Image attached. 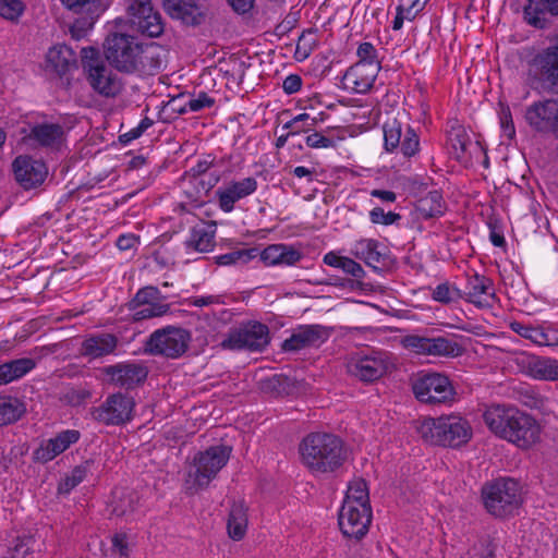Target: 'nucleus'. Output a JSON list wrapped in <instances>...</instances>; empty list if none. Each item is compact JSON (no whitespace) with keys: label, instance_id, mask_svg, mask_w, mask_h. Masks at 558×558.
I'll return each instance as SVG.
<instances>
[{"label":"nucleus","instance_id":"f257e3e1","mask_svg":"<svg viewBox=\"0 0 558 558\" xmlns=\"http://www.w3.org/2000/svg\"><path fill=\"white\" fill-rule=\"evenodd\" d=\"M104 54L108 63L121 73H153L160 68L159 54L153 48L144 49L128 34L111 33L104 43Z\"/></svg>","mask_w":558,"mask_h":558},{"label":"nucleus","instance_id":"f03ea898","mask_svg":"<svg viewBox=\"0 0 558 558\" xmlns=\"http://www.w3.org/2000/svg\"><path fill=\"white\" fill-rule=\"evenodd\" d=\"M303 463L313 472L329 473L340 469L348 458L342 439L329 433H311L300 444Z\"/></svg>","mask_w":558,"mask_h":558},{"label":"nucleus","instance_id":"7ed1b4c3","mask_svg":"<svg viewBox=\"0 0 558 558\" xmlns=\"http://www.w3.org/2000/svg\"><path fill=\"white\" fill-rule=\"evenodd\" d=\"M418 435L432 445L459 448L472 438L470 423L456 415L425 417L416 426Z\"/></svg>","mask_w":558,"mask_h":558},{"label":"nucleus","instance_id":"20e7f679","mask_svg":"<svg viewBox=\"0 0 558 558\" xmlns=\"http://www.w3.org/2000/svg\"><path fill=\"white\" fill-rule=\"evenodd\" d=\"M481 498L489 514L506 518L513 515L522 505V487L513 477H497L482 486Z\"/></svg>","mask_w":558,"mask_h":558},{"label":"nucleus","instance_id":"39448f33","mask_svg":"<svg viewBox=\"0 0 558 558\" xmlns=\"http://www.w3.org/2000/svg\"><path fill=\"white\" fill-rule=\"evenodd\" d=\"M415 398L428 405L451 404L457 397L456 388L450 378L438 372H420L412 380Z\"/></svg>","mask_w":558,"mask_h":558},{"label":"nucleus","instance_id":"423d86ee","mask_svg":"<svg viewBox=\"0 0 558 558\" xmlns=\"http://www.w3.org/2000/svg\"><path fill=\"white\" fill-rule=\"evenodd\" d=\"M82 66L87 73L92 88L102 97L113 98L122 90V84L116 74L100 59L99 50L85 47L81 50Z\"/></svg>","mask_w":558,"mask_h":558},{"label":"nucleus","instance_id":"0eeeda50","mask_svg":"<svg viewBox=\"0 0 558 558\" xmlns=\"http://www.w3.org/2000/svg\"><path fill=\"white\" fill-rule=\"evenodd\" d=\"M192 336L182 327L166 326L155 330L145 342V351L153 355L178 359L189 349Z\"/></svg>","mask_w":558,"mask_h":558},{"label":"nucleus","instance_id":"6e6552de","mask_svg":"<svg viewBox=\"0 0 558 558\" xmlns=\"http://www.w3.org/2000/svg\"><path fill=\"white\" fill-rule=\"evenodd\" d=\"M270 342L269 328L267 325L248 320L240 324L239 327L230 329L221 347L228 350H248L252 352L263 351Z\"/></svg>","mask_w":558,"mask_h":558},{"label":"nucleus","instance_id":"1a4fd4ad","mask_svg":"<svg viewBox=\"0 0 558 558\" xmlns=\"http://www.w3.org/2000/svg\"><path fill=\"white\" fill-rule=\"evenodd\" d=\"M125 11L130 27L137 33L150 38L163 33L162 17L153 7L151 0H125Z\"/></svg>","mask_w":558,"mask_h":558},{"label":"nucleus","instance_id":"9d476101","mask_svg":"<svg viewBox=\"0 0 558 558\" xmlns=\"http://www.w3.org/2000/svg\"><path fill=\"white\" fill-rule=\"evenodd\" d=\"M232 448L226 445L210 446L205 451H199L194 456L193 463L196 468L194 473V484L199 488H205L217 476L219 471L230 459Z\"/></svg>","mask_w":558,"mask_h":558},{"label":"nucleus","instance_id":"9b49d317","mask_svg":"<svg viewBox=\"0 0 558 558\" xmlns=\"http://www.w3.org/2000/svg\"><path fill=\"white\" fill-rule=\"evenodd\" d=\"M534 80L546 93L558 95V36L531 61Z\"/></svg>","mask_w":558,"mask_h":558},{"label":"nucleus","instance_id":"f8f14e48","mask_svg":"<svg viewBox=\"0 0 558 558\" xmlns=\"http://www.w3.org/2000/svg\"><path fill=\"white\" fill-rule=\"evenodd\" d=\"M135 402L133 397L117 392L109 395L105 402L92 411L93 417L107 426H119L133 418Z\"/></svg>","mask_w":558,"mask_h":558},{"label":"nucleus","instance_id":"ddd939ff","mask_svg":"<svg viewBox=\"0 0 558 558\" xmlns=\"http://www.w3.org/2000/svg\"><path fill=\"white\" fill-rule=\"evenodd\" d=\"M383 131L386 151L393 153L399 149L405 158H411L420 151V137L411 125H407L403 132L402 123L393 118L384 123Z\"/></svg>","mask_w":558,"mask_h":558},{"label":"nucleus","instance_id":"4468645a","mask_svg":"<svg viewBox=\"0 0 558 558\" xmlns=\"http://www.w3.org/2000/svg\"><path fill=\"white\" fill-rule=\"evenodd\" d=\"M405 349L424 355L456 357L464 352V348L456 341L446 337H425L409 335L402 339Z\"/></svg>","mask_w":558,"mask_h":558},{"label":"nucleus","instance_id":"2eb2a0df","mask_svg":"<svg viewBox=\"0 0 558 558\" xmlns=\"http://www.w3.org/2000/svg\"><path fill=\"white\" fill-rule=\"evenodd\" d=\"M11 166L16 183L25 191L41 186L48 177L46 162L31 155H19Z\"/></svg>","mask_w":558,"mask_h":558},{"label":"nucleus","instance_id":"dca6fc26","mask_svg":"<svg viewBox=\"0 0 558 558\" xmlns=\"http://www.w3.org/2000/svg\"><path fill=\"white\" fill-rule=\"evenodd\" d=\"M372 522V507H355L342 504L338 513V525L347 538L362 539Z\"/></svg>","mask_w":558,"mask_h":558},{"label":"nucleus","instance_id":"f3484780","mask_svg":"<svg viewBox=\"0 0 558 558\" xmlns=\"http://www.w3.org/2000/svg\"><path fill=\"white\" fill-rule=\"evenodd\" d=\"M102 374L109 384L129 390L144 384L148 368L142 363L121 362L104 367Z\"/></svg>","mask_w":558,"mask_h":558},{"label":"nucleus","instance_id":"a211bd4d","mask_svg":"<svg viewBox=\"0 0 558 558\" xmlns=\"http://www.w3.org/2000/svg\"><path fill=\"white\" fill-rule=\"evenodd\" d=\"M352 254L377 274L387 271L393 264L389 248L375 239L357 241L352 248Z\"/></svg>","mask_w":558,"mask_h":558},{"label":"nucleus","instance_id":"6ab92c4d","mask_svg":"<svg viewBox=\"0 0 558 558\" xmlns=\"http://www.w3.org/2000/svg\"><path fill=\"white\" fill-rule=\"evenodd\" d=\"M388 369L387 357L383 352L356 355L348 363L349 373L363 383H374Z\"/></svg>","mask_w":558,"mask_h":558},{"label":"nucleus","instance_id":"aec40b11","mask_svg":"<svg viewBox=\"0 0 558 558\" xmlns=\"http://www.w3.org/2000/svg\"><path fill=\"white\" fill-rule=\"evenodd\" d=\"M162 7L172 20L189 27L201 26L208 17L207 9L196 0H162Z\"/></svg>","mask_w":558,"mask_h":558},{"label":"nucleus","instance_id":"412c9836","mask_svg":"<svg viewBox=\"0 0 558 558\" xmlns=\"http://www.w3.org/2000/svg\"><path fill=\"white\" fill-rule=\"evenodd\" d=\"M525 120L536 132L558 131V100L545 99L532 104L526 108Z\"/></svg>","mask_w":558,"mask_h":558},{"label":"nucleus","instance_id":"4be33fe9","mask_svg":"<svg viewBox=\"0 0 558 558\" xmlns=\"http://www.w3.org/2000/svg\"><path fill=\"white\" fill-rule=\"evenodd\" d=\"M447 137L453 158L464 166H468L472 162L473 157L477 154V151H484V146L481 144V142H472L464 126L461 125L457 120L448 130Z\"/></svg>","mask_w":558,"mask_h":558},{"label":"nucleus","instance_id":"5701e85b","mask_svg":"<svg viewBox=\"0 0 558 558\" xmlns=\"http://www.w3.org/2000/svg\"><path fill=\"white\" fill-rule=\"evenodd\" d=\"M330 331L322 325H301L281 345L286 352H295L310 347H319L327 341Z\"/></svg>","mask_w":558,"mask_h":558},{"label":"nucleus","instance_id":"b1692460","mask_svg":"<svg viewBox=\"0 0 558 558\" xmlns=\"http://www.w3.org/2000/svg\"><path fill=\"white\" fill-rule=\"evenodd\" d=\"M80 438L81 433L76 429L62 430L53 438L40 442L33 452V461L41 464L48 463L76 444Z\"/></svg>","mask_w":558,"mask_h":558},{"label":"nucleus","instance_id":"393cba45","mask_svg":"<svg viewBox=\"0 0 558 558\" xmlns=\"http://www.w3.org/2000/svg\"><path fill=\"white\" fill-rule=\"evenodd\" d=\"M463 300L474 304L476 307H492L496 299L493 280L474 274L468 278Z\"/></svg>","mask_w":558,"mask_h":558},{"label":"nucleus","instance_id":"a878e982","mask_svg":"<svg viewBox=\"0 0 558 558\" xmlns=\"http://www.w3.org/2000/svg\"><path fill=\"white\" fill-rule=\"evenodd\" d=\"M510 428L509 432L512 433V436L506 439L522 448L535 444L539 437L541 428L536 420L520 410H517Z\"/></svg>","mask_w":558,"mask_h":558},{"label":"nucleus","instance_id":"bb28decb","mask_svg":"<svg viewBox=\"0 0 558 558\" xmlns=\"http://www.w3.org/2000/svg\"><path fill=\"white\" fill-rule=\"evenodd\" d=\"M119 338L110 332H97L85 337L80 353L89 360L101 359L113 354L119 345Z\"/></svg>","mask_w":558,"mask_h":558},{"label":"nucleus","instance_id":"cd10ccee","mask_svg":"<svg viewBox=\"0 0 558 558\" xmlns=\"http://www.w3.org/2000/svg\"><path fill=\"white\" fill-rule=\"evenodd\" d=\"M25 138L39 147L60 150L65 142V132L59 123H37L31 128Z\"/></svg>","mask_w":558,"mask_h":558},{"label":"nucleus","instance_id":"c85d7f7f","mask_svg":"<svg viewBox=\"0 0 558 558\" xmlns=\"http://www.w3.org/2000/svg\"><path fill=\"white\" fill-rule=\"evenodd\" d=\"M256 190L257 181L253 177L232 181L227 187L218 189L216 195L220 209L225 213L232 211L238 201L253 194Z\"/></svg>","mask_w":558,"mask_h":558},{"label":"nucleus","instance_id":"c756f323","mask_svg":"<svg viewBox=\"0 0 558 558\" xmlns=\"http://www.w3.org/2000/svg\"><path fill=\"white\" fill-rule=\"evenodd\" d=\"M517 408L506 405H492L483 414V418L487 427L496 436L506 439L511 437L510 425L517 415Z\"/></svg>","mask_w":558,"mask_h":558},{"label":"nucleus","instance_id":"7c9ffc66","mask_svg":"<svg viewBox=\"0 0 558 558\" xmlns=\"http://www.w3.org/2000/svg\"><path fill=\"white\" fill-rule=\"evenodd\" d=\"M558 15V0H526L523 7L524 21L538 29L547 27L546 13Z\"/></svg>","mask_w":558,"mask_h":558},{"label":"nucleus","instance_id":"2f4dec72","mask_svg":"<svg viewBox=\"0 0 558 558\" xmlns=\"http://www.w3.org/2000/svg\"><path fill=\"white\" fill-rule=\"evenodd\" d=\"M63 5L74 13L82 14L74 23L73 29L89 28L101 12V0H61Z\"/></svg>","mask_w":558,"mask_h":558},{"label":"nucleus","instance_id":"473e14b6","mask_svg":"<svg viewBox=\"0 0 558 558\" xmlns=\"http://www.w3.org/2000/svg\"><path fill=\"white\" fill-rule=\"evenodd\" d=\"M258 256L266 266H292L302 258L299 250L286 244L268 245L263 251L258 250Z\"/></svg>","mask_w":558,"mask_h":558},{"label":"nucleus","instance_id":"72a5a7b5","mask_svg":"<svg viewBox=\"0 0 558 558\" xmlns=\"http://www.w3.org/2000/svg\"><path fill=\"white\" fill-rule=\"evenodd\" d=\"M47 63L59 75H64L71 69L77 68L76 53L66 45L54 46L47 53Z\"/></svg>","mask_w":558,"mask_h":558},{"label":"nucleus","instance_id":"f704fd0d","mask_svg":"<svg viewBox=\"0 0 558 558\" xmlns=\"http://www.w3.org/2000/svg\"><path fill=\"white\" fill-rule=\"evenodd\" d=\"M36 367L32 357H20L0 364V386L21 379Z\"/></svg>","mask_w":558,"mask_h":558},{"label":"nucleus","instance_id":"c9c22d12","mask_svg":"<svg viewBox=\"0 0 558 558\" xmlns=\"http://www.w3.org/2000/svg\"><path fill=\"white\" fill-rule=\"evenodd\" d=\"M26 404L17 397L0 395V426L20 421L26 413Z\"/></svg>","mask_w":558,"mask_h":558},{"label":"nucleus","instance_id":"e433bc0d","mask_svg":"<svg viewBox=\"0 0 558 558\" xmlns=\"http://www.w3.org/2000/svg\"><path fill=\"white\" fill-rule=\"evenodd\" d=\"M415 209L423 219L440 217L445 213L442 194L438 190L428 192L415 203Z\"/></svg>","mask_w":558,"mask_h":558},{"label":"nucleus","instance_id":"4c0bfd02","mask_svg":"<svg viewBox=\"0 0 558 558\" xmlns=\"http://www.w3.org/2000/svg\"><path fill=\"white\" fill-rule=\"evenodd\" d=\"M378 71L363 69V64H354L344 74V80L353 84V90L359 94L367 93L374 85Z\"/></svg>","mask_w":558,"mask_h":558},{"label":"nucleus","instance_id":"58836bf2","mask_svg":"<svg viewBox=\"0 0 558 558\" xmlns=\"http://www.w3.org/2000/svg\"><path fill=\"white\" fill-rule=\"evenodd\" d=\"M247 509L242 502H234L227 522L228 534L233 541H241L247 529Z\"/></svg>","mask_w":558,"mask_h":558},{"label":"nucleus","instance_id":"ea45409f","mask_svg":"<svg viewBox=\"0 0 558 558\" xmlns=\"http://www.w3.org/2000/svg\"><path fill=\"white\" fill-rule=\"evenodd\" d=\"M323 260L326 265L339 268L344 274L352 276L356 280L365 277V270L363 267L350 257L340 256L335 252H329L324 256Z\"/></svg>","mask_w":558,"mask_h":558},{"label":"nucleus","instance_id":"a19ab883","mask_svg":"<svg viewBox=\"0 0 558 558\" xmlns=\"http://www.w3.org/2000/svg\"><path fill=\"white\" fill-rule=\"evenodd\" d=\"M37 541L32 535L17 537L13 547L2 558H40Z\"/></svg>","mask_w":558,"mask_h":558},{"label":"nucleus","instance_id":"79ce46f5","mask_svg":"<svg viewBox=\"0 0 558 558\" xmlns=\"http://www.w3.org/2000/svg\"><path fill=\"white\" fill-rule=\"evenodd\" d=\"M185 244L189 248L201 253L210 252L215 246V231L205 227H194Z\"/></svg>","mask_w":558,"mask_h":558},{"label":"nucleus","instance_id":"37998d69","mask_svg":"<svg viewBox=\"0 0 558 558\" xmlns=\"http://www.w3.org/2000/svg\"><path fill=\"white\" fill-rule=\"evenodd\" d=\"M342 504L355 507H371L367 483L363 478L350 482Z\"/></svg>","mask_w":558,"mask_h":558},{"label":"nucleus","instance_id":"c03bdc74","mask_svg":"<svg viewBox=\"0 0 558 558\" xmlns=\"http://www.w3.org/2000/svg\"><path fill=\"white\" fill-rule=\"evenodd\" d=\"M529 374L541 380H558V361L549 357L537 359L529 364Z\"/></svg>","mask_w":558,"mask_h":558},{"label":"nucleus","instance_id":"a18cd8bd","mask_svg":"<svg viewBox=\"0 0 558 558\" xmlns=\"http://www.w3.org/2000/svg\"><path fill=\"white\" fill-rule=\"evenodd\" d=\"M93 465L92 460H86L83 463L76 465L69 475L61 480L58 485V494L68 495L72 489L80 485Z\"/></svg>","mask_w":558,"mask_h":558},{"label":"nucleus","instance_id":"49530a36","mask_svg":"<svg viewBox=\"0 0 558 558\" xmlns=\"http://www.w3.org/2000/svg\"><path fill=\"white\" fill-rule=\"evenodd\" d=\"M317 28L311 27L304 29L300 35L294 52V58L298 61H304L318 46Z\"/></svg>","mask_w":558,"mask_h":558},{"label":"nucleus","instance_id":"de8ad7c7","mask_svg":"<svg viewBox=\"0 0 558 558\" xmlns=\"http://www.w3.org/2000/svg\"><path fill=\"white\" fill-rule=\"evenodd\" d=\"M258 256L257 247L241 248L227 254L216 256L215 264L218 266L245 265Z\"/></svg>","mask_w":558,"mask_h":558},{"label":"nucleus","instance_id":"09e8293b","mask_svg":"<svg viewBox=\"0 0 558 558\" xmlns=\"http://www.w3.org/2000/svg\"><path fill=\"white\" fill-rule=\"evenodd\" d=\"M163 299L161 292L157 287L147 286L140 289L134 298L129 301L128 308L136 310L145 305L162 304L160 301Z\"/></svg>","mask_w":558,"mask_h":558},{"label":"nucleus","instance_id":"8fccbe9b","mask_svg":"<svg viewBox=\"0 0 558 558\" xmlns=\"http://www.w3.org/2000/svg\"><path fill=\"white\" fill-rule=\"evenodd\" d=\"M462 290L450 284L448 281L439 283L432 292V299L441 304H450L462 300Z\"/></svg>","mask_w":558,"mask_h":558},{"label":"nucleus","instance_id":"3c124183","mask_svg":"<svg viewBox=\"0 0 558 558\" xmlns=\"http://www.w3.org/2000/svg\"><path fill=\"white\" fill-rule=\"evenodd\" d=\"M296 384L298 383L294 377L286 374H276L268 380L267 388L279 396H289L298 388Z\"/></svg>","mask_w":558,"mask_h":558},{"label":"nucleus","instance_id":"603ef678","mask_svg":"<svg viewBox=\"0 0 558 558\" xmlns=\"http://www.w3.org/2000/svg\"><path fill=\"white\" fill-rule=\"evenodd\" d=\"M356 54L360 58V61L356 64H363V69L369 66L371 70H380L381 66L377 58V50L372 43L364 41L360 44Z\"/></svg>","mask_w":558,"mask_h":558},{"label":"nucleus","instance_id":"864d4df0","mask_svg":"<svg viewBox=\"0 0 558 558\" xmlns=\"http://www.w3.org/2000/svg\"><path fill=\"white\" fill-rule=\"evenodd\" d=\"M132 312V319L134 322H141L144 319L160 317L170 312L169 304H153L136 307V310H130Z\"/></svg>","mask_w":558,"mask_h":558},{"label":"nucleus","instance_id":"5fc2aeb1","mask_svg":"<svg viewBox=\"0 0 558 558\" xmlns=\"http://www.w3.org/2000/svg\"><path fill=\"white\" fill-rule=\"evenodd\" d=\"M136 499L133 493H122L121 496L112 502V514L123 517L132 513L136 509Z\"/></svg>","mask_w":558,"mask_h":558},{"label":"nucleus","instance_id":"6e6d98bb","mask_svg":"<svg viewBox=\"0 0 558 558\" xmlns=\"http://www.w3.org/2000/svg\"><path fill=\"white\" fill-rule=\"evenodd\" d=\"M24 11V4L21 0H0V16L16 21Z\"/></svg>","mask_w":558,"mask_h":558},{"label":"nucleus","instance_id":"4d7b16f0","mask_svg":"<svg viewBox=\"0 0 558 558\" xmlns=\"http://www.w3.org/2000/svg\"><path fill=\"white\" fill-rule=\"evenodd\" d=\"M369 219L375 225L390 226L399 221L401 215L393 211L385 213L381 207H375L369 211Z\"/></svg>","mask_w":558,"mask_h":558},{"label":"nucleus","instance_id":"13d9d810","mask_svg":"<svg viewBox=\"0 0 558 558\" xmlns=\"http://www.w3.org/2000/svg\"><path fill=\"white\" fill-rule=\"evenodd\" d=\"M510 327L515 333H518L522 338L529 339L535 344L537 343L539 331L542 329L541 326L524 325L519 322H513L511 323Z\"/></svg>","mask_w":558,"mask_h":558},{"label":"nucleus","instance_id":"bf43d9fd","mask_svg":"<svg viewBox=\"0 0 558 558\" xmlns=\"http://www.w3.org/2000/svg\"><path fill=\"white\" fill-rule=\"evenodd\" d=\"M187 105L191 112H198L205 108L213 107L215 99L208 96L207 93L201 92L196 97L187 96Z\"/></svg>","mask_w":558,"mask_h":558},{"label":"nucleus","instance_id":"052dcab7","mask_svg":"<svg viewBox=\"0 0 558 558\" xmlns=\"http://www.w3.org/2000/svg\"><path fill=\"white\" fill-rule=\"evenodd\" d=\"M169 109L173 114H184L189 110L187 96L185 94H179L172 97L165 106L163 110Z\"/></svg>","mask_w":558,"mask_h":558},{"label":"nucleus","instance_id":"680f3d73","mask_svg":"<svg viewBox=\"0 0 558 558\" xmlns=\"http://www.w3.org/2000/svg\"><path fill=\"white\" fill-rule=\"evenodd\" d=\"M305 143L311 148H328L335 146V141L323 135L320 132H314L307 135Z\"/></svg>","mask_w":558,"mask_h":558},{"label":"nucleus","instance_id":"e2e57ef3","mask_svg":"<svg viewBox=\"0 0 558 558\" xmlns=\"http://www.w3.org/2000/svg\"><path fill=\"white\" fill-rule=\"evenodd\" d=\"M500 125L505 134L512 138L515 135V129L512 121L510 108L508 106L502 107L500 111Z\"/></svg>","mask_w":558,"mask_h":558},{"label":"nucleus","instance_id":"0e129e2a","mask_svg":"<svg viewBox=\"0 0 558 558\" xmlns=\"http://www.w3.org/2000/svg\"><path fill=\"white\" fill-rule=\"evenodd\" d=\"M232 11L239 15L250 14L254 7L255 0H226Z\"/></svg>","mask_w":558,"mask_h":558},{"label":"nucleus","instance_id":"69168bd1","mask_svg":"<svg viewBox=\"0 0 558 558\" xmlns=\"http://www.w3.org/2000/svg\"><path fill=\"white\" fill-rule=\"evenodd\" d=\"M488 228H489V240L490 242L493 243V245L497 246V247H502L506 245V240H505V236L502 234V231H501V228L499 227L498 225V221L497 220H490L488 222Z\"/></svg>","mask_w":558,"mask_h":558},{"label":"nucleus","instance_id":"338daca9","mask_svg":"<svg viewBox=\"0 0 558 558\" xmlns=\"http://www.w3.org/2000/svg\"><path fill=\"white\" fill-rule=\"evenodd\" d=\"M302 87V77L299 74L288 75L282 83V88L286 94L292 95L299 92Z\"/></svg>","mask_w":558,"mask_h":558},{"label":"nucleus","instance_id":"774afa93","mask_svg":"<svg viewBox=\"0 0 558 558\" xmlns=\"http://www.w3.org/2000/svg\"><path fill=\"white\" fill-rule=\"evenodd\" d=\"M538 345L558 347V335L555 330H545L543 327L537 339Z\"/></svg>","mask_w":558,"mask_h":558}]
</instances>
